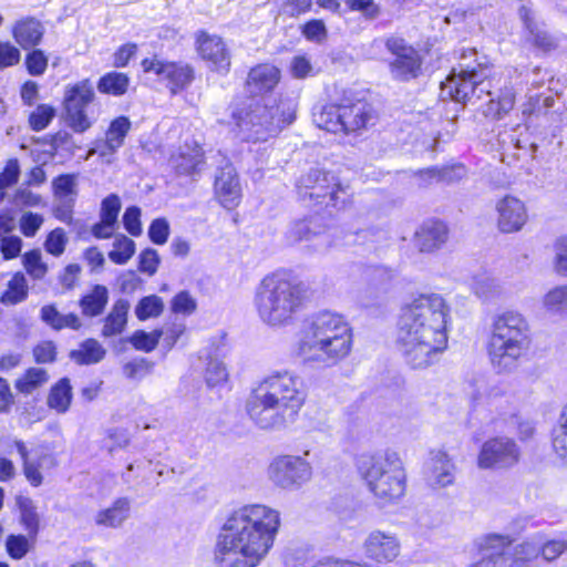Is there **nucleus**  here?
Masks as SVG:
<instances>
[{"instance_id":"obj_1","label":"nucleus","mask_w":567,"mask_h":567,"mask_svg":"<svg viewBox=\"0 0 567 567\" xmlns=\"http://www.w3.org/2000/svg\"><path fill=\"white\" fill-rule=\"evenodd\" d=\"M451 306L440 293H421L402 307L396 346L406 363L424 369L447 348Z\"/></svg>"},{"instance_id":"obj_2","label":"nucleus","mask_w":567,"mask_h":567,"mask_svg":"<svg viewBox=\"0 0 567 567\" xmlns=\"http://www.w3.org/2000/svg\"><path fill=\"white\" fill-rule=\"evenodd\" d=\"M280 513L262 504L246 505L225 522L215 548L217 567H257L274 545Z\"/></svg>"},{"instance_id":"obj_3","label":"nucleus","mask_w":567,"mask_h":567,"mask_svg":"<svg viewBox=\"0 0 567 567\" xmlns=\"http://www.w3.org/2000/svg\"><path fill=\"white\" fill-rule=\"evenodd\" d=\"M306 400L307 389L298 374L276 371L251 390L246 411L259 429L279 431L295 423Z\"/></svg>"},{"instance_id":"obj_4","label":"nucleus","mask_w":567,"mask_h":567,"mask_svg":"<svg viewBox=\"0 0 567 567\" xmlns=\"http://www.w3.org/2000/svg\"><path fill=\"white\" fill-rule=\"evenodd\" d=\"M352 343L348 321L339 313L321 311L305 322L298 353L305 362L331 367L348 357Z\"/></svg>"},{"instance_id":"obj_5","label":"nucleus","mask_w":567,"mask_h":567,"mask_svg":"<svg viewBox=\"0 0 567 567\" xmlns=\"http://www.w3.org/2000/svg\"><path fill=\"white\" fill-rule=\"evenodd\" d=\"M305 290L284 272L266 276L257 286L254 305L259 319L272 328L293 323L301 310Z\"/></svg>"},{"instance_id":"obj_6","label":"nucleus","mask_w":567,"mask_h":567,"mask_svg":"<svg viewBox=\"0 0 567 567\" xmlns=\"http://www.w3.org/2000/svg\"><path fill=\"white\" fill-rule=\"evenodd\" d=\"M229 109L237 135L247 142L267 141L295 118L270 97L246 99Z\"/></svg>"},{"instance_id":"obj_7","label":"nucleus","mask_w":567,"mask_h":567,"mask_svg":"<svg viewBox=\"0 0 567 567\" xmlns=\"http://www.w3.org/2000/svg\"><path fill=\"white\" fill-rule=\"evenodd\" d=\"M529 346V326L522 313L506 311L495 318L488 342V355L497 372L515 370Z\"/></svg>"},{"instance_id":"obj_8","label":"nucleus","mask_w":567,"mask_h":567,"mask_svg":"<svg viewBox=\"0 0 567 567\" xmlns=\"http://www.w3.org/2000/svg\"><path fill=\"white\" fill-rule=\"evenodd\" d=\"M357 468L381 505L394 503L404 495L406 475L396 452L362 454L357 458Z\"/></svg>"},{"instance_id":"obj_9","label":"nucleus","mask_w":567,"mask_h":567,"mask_svg":"<svg viewBox=\"0 0 567 567\" xmlns=\"http://www.w3.org/2000/svg\"><path fill=\"white\" fill-rule=\"evenodd\" d=\"M375 118L373 106L352 92L344 93L340 103L326 105L313 114L317 126L332 133L359 132L374 125Z\"/></svg>"},{"instance_id":"obj_10","label":"nucleus","mask_w":567,"mask_h":567,"mask_svg":"<svg viewBox=\"0 0 567 567\" xmlns=\"http://www.w3.org/2000/svg\"><path fill=\"white\" fill-rule=\"evenodd\" d=\"M297 195L306 206L323 205L337 209L346 208L351 202V194L330 172L311 168L302 174L297 183Z\"/></svg>"},{"instance_id":"obj_11","label":"nucleus","mask_w":567,"mask_h":567,"mask_svg":"<svg viewBox=\"0 0 567 567\" xmlns=\"http://www.w3.org/2000/svg\"><path fill=\"white\" fill-rule=\"evenodd\" d=\"M488 75L489 66L486 62H467V55L464 53L458 71L453 69L443 83V91L461 103L471 102L473 99L480 100L483 94H491L489 83L485 82Z\"/></svg>"},{"instance_id":"obj_12","label":"nucleus","mask_w":567,"mask_h":567,"mask_svg":"<svg viewBox=\"0 0 567 567\" xmlns=\"http://www.w3.org/2000/svg\"><path fill=\"white\" fill-rule=\"evenodd\" d=\"M94 99L92 84L85 80L66 89L64 94L65 120L75 132L82 133L91 127L87 109Z\"/></svg>"},{"instance_id":"obj_13","label":"nucleus","mask_w":567,"mask_h":567,"mask_svg":"<svg viewBox=\"0 0 567 567\" xmlns=\"http://www.w3.org/2000/svg\"><path fill=\"white\" fill-rule=\"evenodd\" d=\"M519 457L520 450L513 439L495 436L482 444L477 466L482 470H505L517 464Z\"/></svg>"},{"instance_id":"obj_14","label":"nucleus","mask_w":567,"mask_h":567,"mask_svg":"<svg viewBox=\"0 0 567 567\" xmlns=\"http://www.w3.org/2000/svg\"><path fill=\"white\" fill-rule=\"evenodd\" d=\"M311 466L300 456L285 455L275 458L268 468L270 481L281 488L299 487L311 477Z\"/></svg>"},{"instance_id":"obj_15","label":"nucleus","mask_w":567,"mask_h":567,"mask_svg":"<svg viewBox=\"0 0 567 567\" xmlns=\"http://www.w3.org/2000/svg\"><path fill=\"white\" fill-rule=\"evenodd\" d=\"M386 47L395 55L390 64L393 78L400 81L415 79L421 71L426 50L406 45L403 38H388Z\"/></svg>"},{"instance_id":"obj_16","label":"nucleus","mask_w":567,"mask_h":567,"mask_svg":"<svg viewBox=\"0 0 567 567\" xmlns=\"http://www.w3.org/2000/svg\"><path fill=\"white\" fill-rule=\"evenodd\" d=\"M143 71L154 73L162 81H167V87L173 94L188 86L194 79V71L188 64L166 62L157 55L142 61Z\"/></svg>"},{"instance_id":"obj_17","label":"nucleus","mask_w":567,"mask_h":567,"mask_svg":"<svg viewBox=\"0 0 567 567\" xmlns=\"http://www.w3.org/2000/svg\"><path fill=\"white\" fill-rule=\"evenodd\" d=\"M363 550L367 558L378 564H389L399 557L401 542L395 533L374 529L365 537Z\"/></svg>"},{"instance_id":"obj_18","label":"nucleus","mask_w":567,"mask_h":567,"mask_svg":"<svg viewBox=\"0 0 567 567\" xmlns=\"http://www.w3.org/2000/svg\"><path fill=\"white\" fill-rule=\"evenodd\" d=\"M497 228L504 234L518 231L528 219L525 204L514 197L505 196L496 203Z\"/></svg>"},{"instance_id":"obj_19","label":"nucleus","mask_w":567,"mask_h":567,"mask_svg":"<svg viewBox=\"0 0 567 567\" xmlns=\"http://www.w3.org/2000/svg\"><path fill=\"white\" fill-rule=\"evenodd\" d=\"M215 190L220 204L231 208L238 204L240 186L236 171L231 164L221 167L215 178Z\"/></svg>"},{"instance_id":"obj_20","label":"nucleus","mask_w":567,"mask_h":567,"mask_svg":"<svg viewBox=\"0 0 567 567\" xmlns=\"http://www.w3.org/2000/svg\"><path fill=\"white\" fill-rule=\"evenodd\" d=\"M197 50L200 56L210 63V68L218 72H228L230 54L223 38H198Z\"/></svg>"},{"instance_id":"obj_21","label":"nucleus","mask_w":567,"mask_h":567,"mask_svg":"<svg viewBox=\"0 0 567 567\" xmlns=\"http://www.w3.org/2000/svg\"><path fill=\"white\" fill-rule=\"evenodd\" d=\"M512 542L509 536L499 534L486 535L480 544L481 560L470 567H507L502 556V550Z\"/></svg>"},{"instance_id":"obj_22","label":"nucleus","mask_w":567,"mask_h":567,"mask_svg":"<svg viewBox=\"0 0 567 567\" xmlns=\"http://www.w3.org/2000/svg\"><path fill=\"white\" fill-rule=\"evenodd\" d=\"M280 80V71L265 63L252 68L246 80V89L252 95H261L272 91Z\"/></svg>"},{"instance_id":"obj_23","label":"nucleus","mask_w":567,"mask_h":567,"mask_svg":"<svg viewBox=\"0 0 567 567\" xmlns=\"http://www.w3.org/2000/svg\"><path fill=\"white\" fill-rule=\"evenodd\" d=\"M14 445L22 461V470L27 481L34 487L40 486L43 483V476L40 470L49 464L55 465L54 457L51 454H40L37 458H31L29 450L24 442L20 440L14 441Z\"/></svg>"},{"instance_id":"obj_24","label":"nucleus","mask_w":567,"mask_h":567,"mask_svg":"<svg viewBox=\"0 0 567 567\" xmlns=\"http://www.w3.org/2000/svg\"><path fill=\"white\" fill-rule=\"evenodd\" d=\"M447 239V227L440 220L423 223L415 233V246L422 252H432L439 249Z\"/></svg>"},{"instance_id":"obj_25","label":"nucleus","mask_w":567,"mask_h":567,"mask_svg":"<svg viewBox=\"0 0 567 567\" xmlns=\"http://www.w3.org/2000/svg\"><path fill=\"white\" fill-rule=\"evenodd\" d=\"M130 498L120 497L110 507L99 511L94 516V523L105 528H118L130 517Z\"/></svg>"},{"instance_id":"obj_26","label":"nucleus","mask_w":567,"mask_h":567,"mask_svg":"<svg viewBox=\"0 0 567 567\" xmlns=\"http://www.w3.org/2000/svg\"><path fill=\"white\" fill-rule=\"evenodd\" d=\"M511 545H506L502 550L504 561L507 567H526V564L540 554V542L534 539L526 540L513 549Z\"/></svg>"},{"instance_id":"obj_27","label":"nucleus","mask_w":567,"mask_h":567,"mask_svg":"<svg viewBox=\"0 0 567 567\" xmlns=\"http://www.w3.org/2000/svg\"><path fill=\"white\" fill-rule=\"evenodd\" d=\"M454 465L444 452H435L432 454L429 464L427 480L431 485L445 487L453 483Z\"/></svg>"},{"instance_id":"obj_28","label":"nucleus","mask_w":567,"mask_h":567,"mask_svg":"<svg viewBox=\"0 0 567 567\" xmlns=\"http://www.w3.org/2000/svg\"><path fill=\"white\" fill-rule=\"evenodd\" d=\"M130 302L126 299H118L114 302L110 313L104 318L102 336L111 338L121 334L127 323Z\"/></svg>"},{"instance_id":"obj_29","label":"nucleus","mask_w":567,"mask_h":567,"mask_svg":"<svg viewBox=\"0 0 567 567\" xmlns=\"http://www.w3.org/2000/svg\"><path fill=\"white\" fill-rule=\"evenodd\" d=\"M174 165L178 174L190 175L199 172L204 165L203 150L196 144H186L174 158Z\"/></svg>"},{"instance_id":"obj_30","label":"nucleus","mask_w":567,"mask_h":567,"mask_svg":"<svg viewBox=\"0 0 567 567\" xmlns=\"http://www.w3.org/2000/svg\"><path fill=\"white\" fill-rule=\"evenodd\" d=\"M107 302V288L102 285H95L91 292L80 299V307L84 316L97 317L104 311Z\"/></svg>"},{"instance_id":"obj_31","label":"nucleus","mask_w":567,"mask_h":567,"mask_svg":"<svg viewBox=\"0 0 567 567\" xmlns=\"http://www.w3.org/2000/svg\"><path fill=\"white\" fill-rule=\"evenodd\" d=\"M105 349L95 339H87L82 342L79 349L71 351L70 358L78 364H95L105 357Z\"/></svg>"},{"instance_id":"obj_32","label":"nucleus","mask_w":567,"mask_h":567,"mask_svg":"<svg viewBox=\"0 0 567 567\" xmlns=\"http://www.w3.org/2000/svg\"><path fill=\"white\" fill-rule=\"evenodd\" d=\"M72 402V386L68 378L61 379L50 390L48 406L58 413H65Z\"/></svg>"},{"instance_id":"obj_33","label":"nucleus","mask_w":567,"mask_h":567,"mask_svg":"<svg viewBox=\"0 0 567 567\" xmlns=\"http://www.w3.org/2000/svg\"><path fill=\"white\" fill-rule=\"evenodd\" d=\"M29 287L25 276L18 271L9 280L7 289L0 297V302L4 306H14L28 298Z\"/></svg>"},{"instance_id":"obj_34","label":"nucleus","mask_w":567,"mask_h":567,"mask_svg":"<svg viewBox=\"0 0 567 567\" xmlns=\"http://www.w3.org/2000/svg\"><path fill=\"white\" fill-rule=\"evenodd\" d=\"M542 305L549 315L567 316V284L548 290L542 299Z\"/></svg>"},{"instance_id":"obj_35","label":"nucleus","mask_w":567,"mask_h":567,"mask_svg":"<svg viewBox=\"0 0 567 567\" xmlns=\"http://www.w3.org/2000/svg\"><path fill=\"white\" fill-rule=\"evenodd\" d=\"M131 80L125 73L109 72L104 74L97 83V90L101 93L121 96L128 90Z\"/></svg>"},{"instance_id":"obj_36","label":"nucleus","mask_w":567,"mask_h":567,"mask_svg":"<svg viewBox=\"0 0 567 567\" xmlns=\"http://www.w3.org/2000/svg\"><path fill=\"white\" fill-rule=\"evenodd\" d=\"M16 501L20 511L22 525L24 526L29 536L34 537L39 532V516L37 514L33 501L24 496H18Z\"/></svg>"},{"instance_id":"obj_37","label":"nucleus","mask_w":567,"mask_h":567,"mask_svg":"<svg viewBox=\"0 0 567 567\" xmlns=\"http://www.w3.org/2000/svg\"><path fill=\"white\" fill-rule=\"evenodd\" d=\"M420 175L430 181L452 184L461 181L466 175V168L463 165H453L442 168L433 167L420 172Z\"/></svg>"},{"instance_id":"obj_38","label":"nucleus","mask_w":567,"mask_h":567,"mask_svg":"<svg viewBox=\"0 0 567 567\" xmlns=\"http://www.w3.org/2000/svg\"><path fill=\"white\" fill-rule=\"evenodd\" d=\"M553 447L557 456L567 462V404L553 430Z\"/></svg>"},{"instance_id":"obj_39","label":"nucleus","mask_w":567,"mask_h":567,"mask_svg":"<svg viewBox=\"0 0 567 567\" xmlns=\"http://www.w3.org/2000/svg\"><path fill=\"white\" fill-rule=\"evenodd\" d=\"M48 381V373L42 368H30L24 375L17 380L16 388L24 394L32 393Z\"/></svg>"},{"instance_id":"obj_40","label":"nucleus","mask_w":567,"mask_h":567,"mask_svg":"<svg viewBox=\"0 0 567 567\" xmlns=\"http://www.w3.org/2000/svg\"><path fill=\"white\" fill-rule=\"evenodd\" d=\"M114 249L109 252V258L116 265L126 264L135 252V243L125 235H118L113 243Z\"/></svg>"},{"instance_id":"obj_41","label":"nucleus","mask_w":567,"mask_h":567,"mask_svg":"<svg viewBox=\"0 0 567 567\" xmlns=\"http://www.w3.org/2000/svg\"><path fill=\"white\" fill-rule=\"evenodd\" d=\"M164 302L161 297L151 295L142 298L135 307V315L138 320L144 321L148 318H156L162 315Z\"/></svg>"},{"instance_id":"obj_42","label":"nucleus","mask_w":567,"mask_h":567,"mask_svg":"<svg viewBox=\"0 0 567 567\" xmlns=\"http://www.w3.org/2000/svg\"><path fill=\"white\" fill-rule=\"evenodd\" d=\"M473 292L482 298L489 299L501 292V288L496 280L486 274L476 275L471 282Z\"/></svg>"},{"instance_id":"obj_43","label":"nucleus","mask_w":567,"mask_h":567,"mask_svg":"<svg viewBox=\"0 0 567 567\" xmlns=\"http://www.w3.org/2000/svg\"><path fill=\"white\" fill-rule=\"evenodd\" d=\"M131 130V121L126 116L116 117L111 122L110 127L106 132V140L111 148H120L124 138Z\"/></svg>"},{"instance_id":"obj_44","label":"nucleus","mask_w":567,"mask_h":567,"mask_svg":"<svg viewBox=\"0 0 567 567\" xmlns=\"http://www.w3.org/2000/svg\"><path fill=\"white\" fill-rule=\"evenodd\" d=\"M75 175L63 174L55 177L52 182L54 196L62 202H74L71 196L76 195Z\"/></svg>"},{"instance_id":"obj_45","label":"nucleus","mask_w":567,"mask_h":567,"mask_svg":"<svg viewBox=\"0 0 567 567\" xmlns=\"http://www.w3.org/2000/svg\"><path fill=\"white\" fill-rule=\"evenodd\" d=\"M27 272L35 280H41L48 272V266L42 261L41 252L38 249L28 251L22 257Z\"/></svg>"},{"instance_id":"obj_46","label":"nucleus","mask_w":567,"mask_h":567,"mask_svg":"<svg viewBox=\"0 0 567 567\" xmlns=\"http://www.w3.org/2000/svg\"><path fill=\"white\" fill-rule=\"evenodd\" d=\"M162 336L163 330H154L153 332L137 330L130 338V342L136 350L151 352L157 347Z\"/></svg>"},{"instance_id":"obj_47","label":"nucleus","mask_w":567,"mask_h":567,"mask_svg":"<svg viewBox=\"0 0 567 567\" xmlns=\"http://www.w3.org/2000/svg\"><path fill=\"white\" fill-rule=\"evenodd\" d=\"M55 110L51 105L40 104L37 109L31 112L29 116V123L32 130L42 131L53 120Z\"/></svg>"},{"instance_id":"obj_48","label":"nucleus","mask_w":567,"mask_h":567,"mask_svg":"<svg viewBox=\"0 0 567 567\" xmlns=\"http://www.w3.org/2000/svg\"><path fill=\"white\" fill-rule=\"evenodd\" d=\"M228 378L225 364L217 360L210 359L205 370V381L208 386H216L226 382Z\"/></svg>"},{"instance_id":"obj_49","label":"nucleus","mask_w":567,"mask_h":567,"mask_svg":"<svg viewBox=\"0 0 567 567\" xmlns=\"http://www.w3.org/2000/svg\"><path fill=\"white\" fill-rule=\"evenodd\" d=\"M153 369V363L145 358L134 359L123 365V374L130 380H141Z\"/></svg>"},{"instance_id":"obj_50","label":"nucleus","mask_w":567,"mask_h":567,"mask_svg":"<svg viewBox=\"0 0 567 567\" xmlns=\"http://www.w3.org/2000/svg\"><path fill=\"white\" fill-rule=\"evenodd\" d=\"M553 267L556 274L567 276V235L556 239L554 244Z\"/></svg>"},{"instance_id":"obj_51","label":"nucleus","mask_w":567,"mask_h":567,"mask_svg":"<svg viewBox=\"0 0 567 567\" xmlns=\"http://www.w3.org/2000/svg\"><path fill=\"white\" fill-rule=\"evenodd\" d=\"M41 22L32 17L18 20L12 27V35H43Z\"/></svg>"},{"instance_id":"obj_52","label":"nucleus","mask_w":567,"mask_h":567,"mask_svg":"<svg viewBox=\"0 0 567 567\" xmlns=\"http://www.w3.org/2000/svg\"><path fill=\"white\" fill-rule=\"evenodd\" d=\"M6 549L11 558L21 559L30 549L28 538L23 535H9L6 542Z\"/></svg>"},{"instance_id":"obj_53","label":"nucleus","mask_w":567,"mask_h":567,"mask_svg":"<svg viewBox=\"0 0 567 567\" xmlns=\"http://www.w3.org/2000/svg\"><path fill=\"white\" fill-rule=\"evenodd\" d=\"M197 308L196 300L187 291L178 292L171 301V309L174 313L189 316Z\"/></svg>"},{"instance_id":"obj_54","label":"nucleus","mask_w":567,"mask_h":567,"mask_svg":"<svg viewBox=\"0 0 567 567\" xmlns=\"http://www.w3.org/2000/svg\"><path fill=\"white\" fill-rule=\"evenodd\" d=\"M276 4L280 14L295 17L307 12L312 6V0H276Z\"/></svg>"},{"instance_id":"obj_55","label":"nucleus","mask_w":567,"mask_h":567,"mask_svg":"<svg viewBox=\"0 0 567 567\" xmlns=\"http://www.w3.org/2000/svg\"><path fill=\"white\" fill-rule=\"evenodd\" d=\"M120 210L121 200L118 196L115 194H111L102 200L101 219H104L116 225Z\"/></svg>"},{"instance_id":"obj_56","label":"nucleus","mask_w":567,"mask_h":567,"mask_svg":"<svg viewBox=\"0 0 567 567\" xmlns=\"http://www.w3.org/2000/svg\"><path fill=\"white\" fill-rule=\"evenodd\" d=\"M567 550V533L561 539L548 540L540 543V554L544 559L551 561L558 558L563 553Z\"/></svg>"},{"instance_id":"obj_57","label":"nucleus","mask_w":567,"mask_h":567,"mask_svg":"<svg viewBox=\"0 0 567 567\" xmlns=\"http://www.w3.org/2000/svg\"><path fill=\"white\" fill-rule=\"evenodd\" d=\"M66 241L64 230L62 228H55L48 235L44 247L48 252L58 257L63 254Z\"/></svg>"},{"instance_id":"obj_58","label":"nucleus","mask_w":567,"mask_h":567,"mask_svg":"<svg viewBox=\"0 0 567 567\" xmlns=\"http://www.w3.org/2000/svg\"><path fill=\"white\" fill-rule=\"evenodd\" d=\"M20 50L10 42L0 41V70L11 68L20 62Z\"/></svg>"},{"instance_id":"obj_59","label":"nucleus","mask_w":567,"mask_h":567,"mask_svg":"<svg viewBox=\"0 0 567 567\" xmlns=\"http://www.w3.org/2000/svg\"><path fill=\"white\" fill-rule=\"evenodd\" d=\"M22 249V239L18 236H6L0 238V251L4 260L17 258Z\"/></svg>"},{"instance_id":"obj_60","label":"nucleus","mask_w":567,"mask_h":567,"mask_svg":"<svg viewBox=\"0 0 567 567\" xmlns=\"http://www.w3.org/2000/svg\"><path fill=\"white\" fill-rule=\"evenodd\" d=\"M27 70L31 75H41L48 66V58L40 50H34L27 55Z\"/></svg>"},{"instance_id":"obj_61","label":"nucleus","mask_w":567,"mask_h":567,"mask_svg":"<svg viewBox=\"0 0 567 567\" xmlns=\"http://www.w3.org/2000/svg\"><path fill=\"white\" fill-rule=\"evenodd\" d=\"M20 175V165L17 158L7 162L6 167L0 173V189H6L18 182Z\"/></svg>"},{"instance_id":"obj_62","label":"nucleus","mask_w":567,"mask_h":567,"mask_svg":"<svg viewBox=\"0 0 567 567\" xmlns=\"http://www.w3.org/2000/svg\"><path fill=\"white\" fill-rule=\"evenodd\" d=\"M159 257L156 250L147 248L141 252L138 262L140 271L153 276L157 271Z\"/></svg>"},{"instance_id":"obj_63","label":"nucleus","mask_w":567,"mask_h":567,"mask_svg":"<svg viewBox=\"0 0 567 567\" xmlns=\"http://www.w3.org/2000/svg\"><path fill=\"white\" fill-rule=\"evenodd\" d=\"M140 217L141 209L136 206L127 207L123 215L124 227L133 236H138L142 233Z\"/></svg>"},{"instance_id":"obj_64","label":"nucleus","mask_w":567,"mask_h":567,"mask_svg":"<svg viewBox=\"0 0 567 567\" xmlns=\"http://www.w3.org/2000/svg\"><path fill=\"white\" fill-rule=\"evenodd\" d=\"M169 234V226L168 223L163 219L158 218L152 221L150 229H148V236L151 240L156 245H163L166 243Z\"/></svg>"}]
</instances>
